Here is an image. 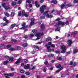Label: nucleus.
<instances>
[{
	"mask_svg": "<svg viewBox=\"0 0 78 78\" xmlns=\"http://www.w3.org/2000/svg\"><path fill=\"white\" fill-rule=\"evenodd\" d=\"M21 13H22V12L21 11H20L18 13V16H20L21 15Z\"/></svg>",
	"mask_w": 78,
	"mask_h": 78,
	"instance_id": "obj_38",
	"label": "nucleus"
},
{
	"mask_svg": "<svg viewBox=\"0 0 78 78\" xmlns=\"http://www.w3.org/2000/svg\"><path fill=\"white\" fill-rule=\"evenodd\" d=\"M53 17V15L51 14L49 16V18H52Z\"/></svg>",
	"mask_w": 78,
	"mask_h": 78,
	"instance_id": "obj_55",
	"label": "nucleus"
},
{
	"mask_svg": "<svg viewBox=\"0 0 78 78\" xmlns=\"http://www.w3.org/2000/svg\"><path fill=\"white\" fill-rule=\"evenodd\" d=\"M46 17L47 18H49V15H48V13L46 15Z\"/></svg>",
	"mask_w": 78,
	"mask_h": 78,
	"instance_id": "obj_56",
	"label": "nucleus"
},
{
	"mask_svg": "<svg viewBox=\"0 0 78 78\" xmlns=\"http://www.w3.org/2000/svg\"><path fill=\"white\" fill-rule=\"evenodd\" d=\"M32 32L34 33L35 34L37 32V30H34L32 31Z\"/></svg>",
	"mask_w": 78,
	"mask_h": 78,
	"instance_id": "obj_39",
	"label": "nucleus"
},
{
	"mask_svg": "<svg viewBox=\"0 0 78 78\" xmlns=\"http://www.w3.org/2000/svg\"><path fill=\"white\" fill-rule=\"evenodd\" d=\"M21 65L22 67H24V66H24V63H22L21 64Z\"/></svg>",
	"mask_w": 78,
	"mask_h": 78,
	"instance_id": "obj_61",
	"label": "nucleus"
},
{
	"mask_svg": "<svg viewBox=\"0 0 78 78\" xmlns=\"http://www.w3.org/2000/svg\"><path fill=\"white\" fill-rule=\"evenodd\" d=\"M51 45V42H49L48 43V44L46 45V47H48V45Z\"/></svg>",
	"mask_w": 78,
	"mask_h": 78,
	"instance_id": "obj_21",
	"label": "nucleus"
},
{
	"mask_svg": "<svg viewBox=\"0 0 78 78\" xmlns=\"http://www.w3.org/2000/svg\"><path fill=\"white\" fill-rule=\"evenodd\" d=\"M44 34L43 33H37L35 35V36H36V37H37L36 39V41H37V40H39V39H41V37L40 36H43Z\"/></svg>",
	"mask_w": 78,
	"mask_h": 78,
	"instance_id": "obj_1",
	"label": "nucleus"
},
{
	"mask_svg": "<svg viewBox=\"0 0 78 78\" xmlns=\"http://www.w3.org/2000/svg\"><path fill=\"white\" fill-rule=\"evenodd\" d=\"M20 61H21V58H19L17 61L16 62H15V64H19V63H20Z\"/></svg>",
	"mask_w": 78,
	"mask_h": 78,
	"instance_id": "obj_12",
	"label": "nucleus"
},
{
	"mask_svg": "<svg viewBox=\"0 0 78 78\" xmlns=\"http://www.w3.org/2000/svg\"><path fill=\"white\" fill-rule=\"evenodd\" d=\"M60 20V19L59 18L55 20V21H59Z\"/></svg>",
	"mask_w": 78,
	"mask_h": 78,
	"instance_id": "obj_64",
	"label": "nucleus"
},
{
	"mask_svg": "<svg viewBox=\"0 0 78 78\" xmlns=\"http://www.w3.org/2000/svg\"><path fill=\"white\" fill-rule=\"evenodd\" d=\"M24 69H30V64H27V66H24Z\"/></svg>",
	"mask_w": 78,
	"mask_h": 78,
	"instance_id": "obj_8",
	"label": "nucleus"
},
{
	"mask_svg": "<svg viewBox=\"0 0 78 78\" xmlns=\"http://www.w3.org/2000/svg\"><path fill=\"white\" fill-rule=\"evenodd\" d=\"M78 50H75L73 51V53L74 54H75V53H78Z\"/></svg>",
	"mask_w": 78,
	"mask_h": 78,
	"instance_id": "obj_25",
	"label": "nucleus"
},
{
	"mask_svg": "<svg viewBox=\"0 0 78 78\" xmlns=\"http://www.w3.org/2000/svg\"><path fill=\"white\" fill-rule=\"evenodd\" d=\"M59 25H62L63 26L65 25V23L64 22H62L61 21H59L58 22V24H56V27H59Z\"/></svg>",
	"mask_w": 78,
	"mask_h": 78,
	"instance_id": "obj_4",
	"label": "nucleus"
},
{
	"mask_svg": "<svg viewBox=\"0 0 78 78\" xmlns=\"http://www.w3.org/2000/svg\"><path fill=\"white\" fill-rule=\"evenodd\" d=\"M27 62H28V60L26 59H25V60H24V62H25V63H27Z\"/></svg>",
	"mask_w": 78,
	"mask_h": 78,
	"instance_id": "obj_59",
	"label": "nucleus"
},
{
	"mask_svg": "<svg viewBox=\"0 0 78 78\" xmlns=\"http://www.w3.org/2000/svg\"><path fill=\"white\" fill-rule=\"evenodd\" d=\"M8 23H7V22H6L5 23H4L3 24V26H5V25H7Z\"/></svg>",
	"mask_w": 78,
	"mask_h": 78,
	"instance_id": "obj_47",
	"label": "nucleus"
},
{
	"mask_svg": "<svg viewBox=\"0 0 78 78\" xmlns=\"http://www.w3.org/2000/svg\"><path fill=\"white\" fill-rule=\"evenodd\" d=\"M67 43L68 44L69 46H70L72 44V41L69 40L67 41Z\"/></svg>",
	"mask_w": 78,
	"mask_h": 78,
	"instance_id": "obj_10",
	"label": "nucleus"
},
{
	"mask_svg": "<svg viewBox=\"0 0 78 78\" xmlns=\"http://www.w3.org/2000/svg\"><path fill=\"white\" fill-rule=\"evenodd\" d=\"M60 30V29L59 28H57L55 30V31H59Z\"/></svg>",
	"mask_w": 78,
	"mask_h": 78,
	"instance_id": "obj_37",
	"label": "nucleus"
},
{
	"mask_svg": "<svg viewBox=\"0 0 78 78\" xmlns=\"http://www.w3.org/2000/svg\"><path fill=\"white\" fill-rule=\"evenodd\" d=\"M60 49L62 50L61 51V53H65V51H66V50H67L66 47L64 45H62L60 47Z\"/></svg>",
	"mask_w": 78,
	"mask_h": 78,
	"instance_id": "obj_2",
	"label": "nucleus"
},
{
	"mask_svg": "<svg viewBox=\"0 0 78 78\" xmlns=\"http://www.w3.org/2000/svg\"><path fill=\"white\" fill-rule=\"evenodd\" d=\"M27 27L28 26H26L20 28V30H24V31H28V29H27Z\"/></svg>",
	"mask_w": 78,
	"mask_h": 78,
	"instance_id": "obj_5",
	"label": "nucleus"
},
{
	"mask_svg": "<svg viewBox=\"0 0 78 78\" xmlns=\"http://www.w3.org/2000/svg\"><path fill=\"white\" fill-rule=\"evenodd\" d=\"M4 14L7 17H9V14L6 12H4Z\"/></svg>",
	"mask_w": 78,
	"mask_h": 78,
	"instance_id": "obj_18",
	"label": "nucleus"
},
{
	"mask_svg": "<svg viewBox=\"0 0 78 78\" xmlns=\"http://www.w3.org/2000/svg\"><path fill=\"white\" fill-rule=\"evenodd\" d=\"M33 48H35V49H36V48L37 49H39V47L37 46H33Z\"/></svg>",
	"mask_w": 78,
	"mask_h": 78,
	"instance_id": "obj_30",
	"label": "nucleus"
},
{
	"mask_svg": "<svg viewBox=\"0 0 78 78\" xmlns=\"http://www.w3.org/2000/svg\"><path fill=\"white\" fill-rule=\"evenodd\" d=\"M30 73L28 72H26V75H30Z\"/></svg>",
	"mask_w": 78,
	"mask_h": 78,
	"instance_id": "obj_41",
	"label": "nucleus"
},
{
	"mask_svg": "<svg viewBox=\"0 0 78 78\" xmlns=\"http://www.w3.org/2000/svg\"><path fill=\"white\" fill-rule=\"evenodd\" d=\"M43 70L44 72H46V68H44Z\"/></svg>",
	"mask_w": 78,
	"mask_h": 78,
	"instance_id": "obj_51",
	"label": "nucleus"
},
{
	"mask_svg": "<svg viewBox=\"0 0 78 78\" xmlns=\"http://www.w3.org/2000/svg\"><path fill=\"white\" fill-rule=\"evenodd\" d=\"M24 16H25V17H28V15L27 13H25L24 15Z\"/></svg>",
	"mask_w": 78,
	"mask_h": 78,
	"instance_id": "obj_40",
	"label": "nucleus"
},
{
	"mask_svg": "<svg viewBox=\"0 0 78 78\" xmlns=\"http://www.w3.org/2000/svg\"><path fill=\"white\" fill-rule=\"evenodd\" d=\"M26 2L28 3H29V4L31 3V2L29 0H27Z\"/></svg>",
	"mask_w": 78,
	"mask_h": 78,
	"instance_id": "obj_44",
	"label": "nucleus"
},
{
	"mask_svg": "<svg viewBox=\"0 0 78 78\" xmlns=\"http://www.w3.org/2000/svg\"><path fill=\"white\" fill-rule=\"evenodd\" d=\"M34 37V34H30V37Z\"/></svg>",
	"mask_w": 78,
	"mask_h": 78,
	"instance_id": "obj_42",
	"label": "nucleus"
},
{
	"mask_svg": "<svg viewBox=\"0 0 78 78\" xmlns=\"http://www.w3.org/2000/svg\"><path fill=\"white\" fill-rule=\"evenodd\" d=\"M20 72H21V73H24V72H25V71H24V70L22 69V70H21Z\"/></svg>",
	"mask_w": 78,
	"mask_h": 78,
	"instance_id": "obj_45",
	"label": "nucleus"
},
{
	"mask_svg": "<svg viewBox=\"0 0 78 78\" xmlns=\"http://www.w3.org/2000/svg\"><path fill=\"white\" fill-rule=\"evenodd\" d=\"M7 76H13L14 75V73H9V74L6 75Z\"/></svg>",
	"mask_w": 78,
	"mask_h": 78,
	"instance_id": "obj_11",
	"label": "nucleus"
},
{
	"mask_svg": "<svg viewBox=\"0 0 78 78\" xmlns=\"http://www.w3.org/2000/svg\"><path fill=\"white\" fill-rule=\"evenodd\" d=\"M54 56V54H50L48 55L49 57H52V56Z\"/></svg>",
	"mask_w": 78,
	"mask_h": 78,
	"instance_id": "obj_28",
	"label": "nucleus"
},
{
	"mask_svg": "<svg viewBox=\"0 0 78 78\" xmlns=\"http://www.w3.org/2000/svg\"><path fill=\"white\" fill-rule=\"evenodd\" d=\"M11 16H12V17H13V16H14V13L13 12H12L11 13Z\"/></svg>",
	"mask_w": 78,
	"mask_h": 78,
	"instance_id": "obj_52",
	"label": "nucleus"
},
{
	"mask_svg": "<svg viewBox=\"0 0 78 78\" xmlns=\"http://www.w3.org/2000/svg\"><path fill=\"white\" fill-rule=\"evenodd\" d=\"M21 78H25V76L24 75H22L21 76Z\"/></svg>",
	"mask_w": 78,
	"mask_h": 78,
	"instance_id": "obj_48",
	"label": "nucleus"
},
{
	"mask_svg": "<svg viewBox=\"0 0 78 78\" xmlns=\"http://www.w3.org/2000/svg\"><path fill=\"white\" fill-rule=\"evenodd\" d=\"M22 3V0H20L18 2V4H20Z\"/></svg>",
	"mask_w": 78,
	"mask_h": 78,
	"instance_id": "obj_43",
	"label": "nucleus"
},
{
	"mask_svg": "<svg viewBox=\"0 0 78 78\" xmlns=\"http://www.w3.org/2000/svg\"><path fill=\"white\" fill-rule=\"evenodd\" d=\"M41 27L42 29H44L45 28V26L44 24H41Z\"/></svg>",
	"mask_w": 78,
	"mask_h": 78,
	"instance_id": "obj_24",
	"label": "nucleus"
},
{
	"mask_svg": "<svg viewBox=\"0 0 78 78\" xmlns=\"http://www.w3.org/2000/svg\"><path fill=\"white\" fill-rule=\"evenodd\" d=\"M27 45H28V44H27V43L24 44L23 45V47H27Z\"/></svg>",
	"mask_w": 78,
	"mask_h": 78,
	"instance_id": "obj_31",
	"label": "nucleus"
},
{
	"mask_svg": "<svg viewBox=\"0 0 78 78\" xmlns=\"http://www.w3.org/2000/svg\"><path fill=\"white\" fill-rule=\"evenodd\" d=\"M69 23V21H67L66 22L65 24H66V25H68Z\"/></svg>",
	"mask_w": 78,
	"mask_h": 78,
	"instance_id": "obj_60",
	"label": "nucleus"
},
{
	"mask_svg": "<svg viewBox=\"0 0 78 78\" xmlns=\"http://www.w3.org/2000/svg\"><path fill=\"white\" fill-rule=\"evenodd\" d=\"M8 61H6L4 62L3 63V64L4 65H6V64H8Z\"/></svg>",
	"mask_w": 78,
	"mask_h": 78,
	"instance_id": "obj_29",
	"label": "nucleus"
},
{
	"mask_svg": "<svg viewBox=\"0 0 78 78\" xmlns=\"http://www.w3.org/2000/svg\"><path fill=\"white\" fill-rule=\"evenodd\" d=\"M31 22L30 24V25H33L34 24V21L35 20V19L34 18H31Z\"/></svg>",
	"mask_w": 78,
	"mask_h": 78,
	"instance_id": "obj_7",
	"label": "nucleus"
},
{
	"mask_svg": "<svg viewBox=\"0 0 78 78\" xmlns=\"http://www.w3.org/2000/svg\"><path fill=\"white\" fill-rule=\"evenodd\" d=\"M24 37L25 39H27L28 37V36L27 35H25Z\"/></svg>",
	"mask_w": 78,
	"mask_h": 78,
	"instance_id": "obj_50",
	"label": "nucleus"
},
{
	"mask_svg": "<svg viewBox=\"0 0 78 78\" xmlns=\"http://www.w3.org/2000/svg\"><path fill=\"white\" fill-rule=\"evenodd\" d=\"M6 37V36H3L2 37V39H3V40H4V39H5Z\"/></svg>",
	"mask_w": 78,
	"mask_h": 78,
	"instance_id": "obj_53",
	"label": "nucleus"
},
{
	"mask_svg": "<svg viewBox=\"0 0 78 78\" xmlns=\"http://www.w3.org/2000/svg\"><path fill=\"white\" fill-rule=\"evenodd\" d=\"M48 11H47L44 13L43 15H44V16H46V15L48 14Z\"/></svg>",
	"mask_w": 78,
	"mask_h": 78,
	"instance_id": "obj_22",
	"label": "nucleus"
},
{
	"mask_svg": "<svg viewBox=\"0 0 78 78\" xmlns=\"http://www.w3.org/2000/svg\"><path fill=\"white\" fill-rule=\"evenodd\" d=\"M35 6L36 7H39L40 6V5L37 4V1L35 2Z\"/></svg>",
	"mask_w": 78,
	"mask_h": 78,
	"instance_id": "obj_19",
	"label": "nucleus"
},
{
	"mask_svg": "<svg viewBox=\"0 0 78 78\" xmlns=\"http://www.w3.org/2000/svg\"><path fill=\"white\" fill-rule=\"evenodd\" d=\"M16 26V24H13L12 25H11L10 28H13L14 27Z\"/></svg>",
	"mask_w": 78,
	"mask_h": 78,
	"instance_id": "obj_20",
	"label": "nucleus"
},
{
	"mask_svg": "<svg viewBox=\"0 0 78 78\" xmlns=\"http://www.w3.org/2000/svg\"><path fill=\"white\" fill-rule=\"evenodd\" d=\"M6 3H4L2 4V6L5 9H9V7L5 6Z\"/></svg>",
	"mask_w": 78,
	"mask_h": 78,
	"instance_id": "obj_6",
	"label": "nucleus"
},
{
	"mask_svg": "<svg viewBox=\"0 0 78 78\" xmlns=\"http://www.w3.org/2000/svg\"><path fill=\"white\" fill-rule=\"evenodd\" d=\"M3 20L4 21H5L6 22H7V23H8V20H6V17H4L3 18Z\"/></svg>",
	"mask_w": 78,
	"mask_h": 78,
	"instance_id": "obj_16",
	"label": "nucleus"
},
{
	"mask_svg": "<svg viewBox=\"0 0 78 78\" xmlns=\"http://www.w3.org/2000/svg\"><path fill=\"white\" fill-rule=\"evenodd\" d=\"M36 53V51H33L32 52V54H34Z\"/></svg>",
	"mask_w": 78,
	"mask_h": 78,
	"instance_id": "obj_62",
	"label": "nucleus"
},
{
	"mask_svg": "<svg viewBox=\"0 0 78 78\" xmlns=\"http://www.w3.org/2000/svg\"><path fill=\"white\" fill-rule=\"evenodd\" d=\"M12 42H17V40L14 39H12L11 40Z\"/></svg>",
	"mask_w": 78,
	"mask_h": 78,
	"instance_id": "obj_34",
	"label": "nucleus"
},
{
	"mask_svg": "<svg viewBox=\"0 0 78 78\" xmlns=\"http://www.w3.org/2000/svg\"><path fill=\"white\" fill-rule=\"evenodd\" d=\"M44 63L45 65H46V64H47V63H48V62L47 61H46V62H44Z\"/></svg>",
	"mask_w": 78,
	"mask_h": 78,
	"instance_id": "obj_57",
	"label": "nucleus"
},
{
	"mask_svg": "<svg viewBox=\"0 0 78 78\" xmlns=\"http://www.w3.org/2000/svg\"><path fill=\"white\" fill-rule=\"evenodd\" d=\"M26 25V23H23L22 24V27H24V26H25Z\"/></svg>",
	"mask_w": 78,
	"mask_h": 78,
	"instance_id": "obj_36",
	"label": "nucleus"
},
{
	"mask_svg": "<svg viewBox=\"0 0 78 78\" xmlns=\"http://www.w3.org/2000/svg\"><path fill=\"white\" fill-rule=\"evenodd\" d=\"M45 18V16H41L40 17L41 19H44V18Z\"/></svg>",
	"mask_w": 78,
	"mask_h": 78,
	"instance_id": "obj_33",
	"label": "nucleus"
},
{
	"mask_svg": "<svg viewBox=\"0 0 78 78\" xmlns=\"http://www.w3.org/2000/svg\"><path fill=\"white\" fill-rule=\"evenodd\" d=\"M47 8V6L45 5H42L41 7L40 11L41 14L44 12V9Z\"/></svg>",
	"mask_w": 78,
	"mask_h": 78,
	"instance_id": "obj_3",
	"label": "nucleus"
},
{
	"mask_svg": "<svg viewBox=\"0 0 78 78\" xmlns=\"http://www.w3.org/2000/svg\"><path fill=\"white\" fill-rule=\"evenodd\" d=\"M70 6H72V5L70 4H68L66 5V8H69V7H70Z\"/></svg>",
	"mask_w": 78,
	"mask_h": 78,
	"instance_id": "obj_17",
	"label": "nucleus"
},
{
	"mask_svg": "<svg viewBox=\"0 0 78 78\" xmlns=\"http://www.w3.org/2000/svg\"><path fill=\"white\" fill-rule=\"evenodd\" d=\"M61 65L60 64H59L58 66H56V67L57 68V69H59V68H60L61 67Z\"/></svg>",
	"mask_w": 78,
	"mask_h": 78,
	"instance_id": "obj_35",
	"label": "nucleus"
},
{
	"mask_svg": "<svg viewBox=\"0 0 78 78\" xmlns=\"http://www.w3.org/2000/svg\"><path fill=\"white\" fill-rule=\"evenodd\" d=\"M73 2L74 3H78V0H75L73 1Z\"/></svg>",
	"mask_w": 78,
	"mask_h": 78,
	"instance_id": "obj_32",
	"label": "nucleus"
},
{
	"mask_svg": "<svg viewBox=\"0 0 78 78\" xmlns=\"http://www.w3.org/2000/svg\"><path fill=\"white\" fill-rule=\"evenodd\" d=\"M51 2H53L55 4H56L57 3V1L56 0H54V1H52Z\"/></svg>",
	"mask_w": 78,
	"mask_h": 78,
	"instance_id": "obj_26",
	"label": "nucleus"
},
{
	"mask_svg": "<svg viewBox=\"0 0 78 78\" xmlns=\"http://www.w3.org/2000/svg\"><path fill=\"white\" fill-rule=\"evenodd\" d=\"M25 14V12L24 10H23L22 11V14L23 15H24Z\"/></svg>",
	"mask_w": 78,
	"mask_h": 78,
	"instance_id": "obj_49",
	"label": "nucleus"
},
{
	"mask_svg": "<svg viewBox=\"0 0 78 78\" xmlns=\"http://www.w3.org/2000/svg\"><path fill=\"white\" fill-rule=\"evenodd\" d=\"M9 50L10 51H14V50H15V49L12 48H11L9 49Z\"/></svg>",
	"mask_w": 78,
	"mask_h": 78,
	"instance_id": "obj_23",
	"label": "nucleus"
},
{
	"mask_svg": "<svg viewBox=\"0 0 78 78\" xmlns=\"http://www.w3.org/2000/svg\"><path fill=\"white\" fill-rule=\"evenodd\" d=\"M69 65L70 66H72V65H73V62H71L69 63Z\"/></svg>",
	"mask_w": 78,
	"mask_h": 78,
	"instance_id": "obj_54",
	"label": "nucleus"
},
{
	"mask_svg": "<svg viewBox=\"0 0 78 78\" xmlns=\"http://www.w3.org/2000/svg\"><path fill=\"white\" fill-rule=\"evenodd\" d=\"M58 60H59V61H61V60H62V58L59 57L58 58Z\"/></svg>",
	"mask_w": 78,
	"mask_h": 78,
	"instance_id": "obj_63",
	"label": "nucleus"
},
{
	"mask_svg": "<svg viewBox=\"0 0 78 78\" xmlns=\"http://www.w3.org/2000/svg\"><path fill=\"white\" fill-rule=\"evenodd\" d=\"M65 5H66V3L64 2V4L62 5L61 6V9H63V8L65 6Z\"/></svg>",
	"mask_w": 78,
	"mask_h": 78,
	"instance_id": "obj_15",
	"label": "nucleus"
},
{
	"mask_svg": "<svg viewBox=\"0 0 78 78\" xmlns=\"http://www.w3.org/2000/svg\"><path fill=\"white\" fill-rule=\"evenodd\" d=\"M9 60L11 62H13L14 61V58L13 57H11L9 58Z\"/></svg>",
	"mask_w": 78,
	"mask_h": 78,
	"instance_id": "obj_13",
	"label": "nucleus"
},
{
	"mask_svg": "<svg viewBox=\"0 0 78 78\" xmlns=\"http://www.w3.org/2000/svg\"><path fill=\"white\" fill-rule=\"evenodd\" d=\"M51 47H55V45L52 44H51Z\"/></svg>",
	"mask_w": 78,
	"mask_h": 78,
	"instance_id": "obj_58",
	"label": "nucleus"
},
{
	"mask_svg": "<svg viewBox=\"0 0 78 78\" xmlns=\"http://www.w3.org/2000/svg\"><path fill=\"white\" fill-rule=\"evenodd\" d=\"M52 39L50 37H48V38H46V41L47 42H48V41H51Z\"/></svg>",
	"mask_w": 78,
	"mask_h": 78,
	"instance_id": "obj_14",
	"label": "nucleus"
},
{
	"mask_svg": "<svg viewBox=\"0 0 78 78\" xmlns=\"http://www.w3.org/2000/svg\"><path fill=\"white\" fill-rule=\"evenodd\" d=\"M11 47V45L10 44L8 45L7 46V48H10V47Z\"/></svg>",
	"mask_w": 78,
	"mask_h": 78,
	"instance_id": "obj_46",
	"label": "nucleus"
},
{
	"mask_svg": "<svg viewBox=\"0 0 78 78\" xmlns=\"http://www.w3.org/2000/svg\"><path fill=\"white\" fill-rule=\"evenodd\" d=\"M12 6H14L16 5V2H13L12 3Z\"/></svg>",
	"mask_w": 78,
	"mask_h": 78,
	"instance_id": "obj_27",
	"label": "nucleus"
},
{
	"mask_svg": "<svg viewBox=\"0 0 78 78\" xmlns=\"http://www.w3.org/2000/svg\"><path fill=\"white\" fill-rule=\"evenodd\" d=\"M50 46H48L47 47V48L48 50V52H49V51H54V49H50Z\"/></svg>",
	"mask_w": 78,
	"mask_h": 78,
	"instance_id": "obj_9",
	"label": "nucleus"
}]
</instances>
